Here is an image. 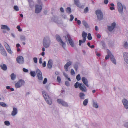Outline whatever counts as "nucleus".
I'll return each mask as SVG.
<instances>
[{
    "instance_id": "obj_1",
    "label": "nucleus",
    "mask_w": 128,
    "mask_h": 128,
    "mask_svg": "<svg viewBox=\"0 0 128 128\" xmlns=\"http://www.w3.org/2000/svg\"><path fill=\"white\" fill-rule=\"evenodd\" d=\"M74 87L76 88H79L80 90L83 92H86L87 90L86 87L82 83H79L78 82H77L74 84Z\"/></svg>"
},
{
    "instance_id": "obj_2",
    "label": "nucleus",
    "mask_w": 128,
    "mask_h": 128,
    "mask_svg": "<svg viewBox=\"0 0 128 128\" xmlns=\"http://www.w3.org/2000/svg\"><path fill=\"white\" fill-rule=\"evenodd\" d=\"M107 51L108 52V54L106 56L105 59L106 60H107L110 57V60L112 62L115 64H116V60L114 56L111 54L110 52L108 50H107Z\"/></svg>"
},
{
    "instance_id": "obj_3",
    "label": "nucleus",
    "mask_w": 128,
    "mask_h": 128,
    "mask_svg": "<svg viewBox=\"0 0 128 128\" xmlns=\"http://www.w3.org/2000/svg\"><path fill=\"white\" fill-rule=\"evenodd\" d=\"M42 94L47 103L50 104H52V100L47 93L45 91H43L42 92Z\"/></svg>"
},
{
    "instance_id": "obj_4",
    "label": "nucleus",
    "mask_w": 128,
    "mask_h": 128,
    "mask_svg": "<svg viewBox=\"0 0 128 128\" xmlns=\"http://www.w3.org/2000/svg\"><path fill=\"white\" fill-rule=\"evenodd\" d=\"M50 38L48 36L44 38L43 41V46L45 48H48L50 45Z\"/></svg>"
},
{
    "instance_id": "obj_5",
    "label": "nucleus",
    "mask_w": 128,
    "mask_h": 128,
    "mask_svg": "<svg viewBox=\"0 0 128 128\" xmlns=\"http://www.w3.org/2000/svg\"><path fill=\"white\" fill-rule=\"evenodd\" d=\"M65 38L66 41H68L71 46L72 47H74V42L72 39L70 35L68 34H67L66 36H65Z\"/></svg>"
},
{
    "instance_id": "obj_6",
    "label": "nucleus",
    "mask_w": 128,
    "mask_h": 128,
    "mask_svg": "<svg viewBox=\"0 0 128 128\" xmlns=\"http://www.w3.org/2000/svg\"><path fill=\"white\" fill-rule=\"evenodd\" d=\"M95 13L97 16L98 19L100 20H102L103 18V14L102 12L99 10H96L95 11Z\"/></svg>"
},
{
    "instance_id": "obj_7",
    "label": "nucleus",
    "mask_w": 128,
    "mask_h": 128,
    "mask_svg": "<svg viewBox=\"0 0 128 128\" xmlns=\"http://www.w3.org/2000/svg\"><path fill=\"white\" fill-rule=\"evenodd\" d=\"M56 40L59 42L61 44L62 47L64 48L65 49L66 46V44L62 40L60 36L58 35H56Z\"/></svg>"
},
{
    "instance_id": "obj_8",
    "label": "nucleus",
    "mask_w": 128,
    "mask_h": 128,
    "mask_svg": "<svg viewBox=\"0 0 128 128\" xmlns=\"http://www.w3.org/2000/svg\"><path fill=\"white\" fill-rule=\"evenodd\" d=\"M58 102L60 104H61L64 106L67 107L68 106V104L62 100L58 99L57 100Z\"/></svg>"
},
{
    "instance_id": "obj_9",
    "label": "nucleus",
    "mask_w": 128,
    "mask_h": 128,
    "mask_svg": "<svg viewBox=\"0 0 128 128\" xmlns=\"http://www.w3.org/2000/svg\"><path fill=\"white\" fill-rule=\"evenodd\" d=\"M0 52L3 56H7L6 52L2 46V45L0 43Z\"/></svg>"
},
{
    "instance_id": "obj_10",
    "label": "nucleus",
    "mask_w": 128,
    "mask_h": 128,
    "mask_svg": "<svg viewBox=\"0 0 128 128\" xmlns=\"http://www.w3.org/2000/svg\"><path fill=\"white\" fill-rule=\"evenodd\" d=\"M36 72L38 79L39 80H42V74L40 70L38 69H37L36 70Z\"/></svg>"
},
{
    "instance_id": "obj_11",
    "label": "nucleus",
    "mask_w": 128,
    "mask_h": 128,
    "mask_svg": "<svg viewBox=\"0 0 128 128\" xmlns=\"http://www.w3.org/2000/svg\"><path fill=\"white\" fill-rule=\"evenodd\" d=\"M118 8V11L120 13H121L123 11V7L121 3L118 2L117 3Z\"/></svg>"
},
{
    "instance_id": "obj_12",
    "label": "nucleus",
    "mask_w": 128,
    "mask_h": 128,
    "mask_svg": "<svg viewBox=\"0 0 128 128\" xmlns=\"http://www.w3.org/2000/svg\"><path fill=\"white\" fill-rule=\"evenodd\" d=\"M42 9V7L41 5H36V9L35 12L36 13H38L40 12Z\"/></svg>"
},
{
    "instance_id": "obj_13",
    "label": "nucleus",
    "mask_w": 128,
    "mask_h": 128,
    "mask_svg": "<svg viewBox=\"0 0 128 128\" xmlns=\"http://www.w3.org/2000/svg\"><path fill=\"white\" fill-rule=\"evenodd\" d=\"M24 82L22 80H20L16 83V88H19L22 86V85L24 84Z\"/></svg>"
},
{
    "instance_id": "obj_14",
    "label": "nucleus",
    "mask_w": 128,
    "mask_h": 128,
    "mask_svg": "<svg viewBox=\"0 0 128 128\" xmlns=\"http://www.w3.org/2000/svg\"><path fill=\"white\" fill-rule=\"evenodd\" d=\"M116 24L114 22L112 23L111 26H108V30L110 32L112 31L115 28L116 26Z\"/></svg>"
},
{
    "instance_id": "obj_15",
    "label": "nucleus",
    "mask_w": 128,
    "mask_h": 128,
    "mask_svg": "<svg viewBox=\"0 0 128 128\" xmlns=\"http://www.w3.org/2000/svg\"><path fill=\"white\" fill-rule=\"evenodd\" d=\"M16 61L20 64H22L24 62V58L22 56H18L16 58Z\"/></svg>"
},
{
    "instance_id": "obj_16",
    "label": "nucleus",
    "mask_w": 128,
    "mask_h": 128,
    "mask_svg": "<svg viewBox=\"0 0 128 128\" xmlns=\"http://www.w3.org/2000/svg\"><path fill=\"white\" fill-rule=\"evenodd\" d=\"M82 80L83 83L87 87H88L89 85L88 84V80L85 77H83L82 78Z\"/></svg>"
},
{
    "instance_id": "obj_17",
    "label": "nucleus",
    "mask_w": 128,
    "mask_h": 128,
    "mask_svg": "<svg viewBox=\"0 0 128 128\" xmlns=\"http://www.w3.org/2000/svg\"><path fill=\"white\" fill-rule=\"evenodd\" d=\"M123 56L125 62L128 64V53L126 52H124Z\"/></svg>"
},
{
    "instance_id": "obj_18",
    "label": "nucleus",
    "mask_w": 128,
    "mask_h": 128,
    "mask_svg": "<svg viewBox=\"0 0 128 128\" xmlns=\"http://www.w3.org/2000/svg\"><path fill=\"white\" fill-rule=\"evenodd\" d=\"M122 102L125 108L128 109V101L125 99L122 100Z\"/></svg>"
},
{
    "instance_id": "obj_19",
    "label": "nucleus",
    "mask_w": 128,
    "mask_h": 128,
    "mask_svg": "<svg viewBox=\"0 0 128 128\" xmlns=\"http://www.w3.org/2000/svg\"><path fill=\"white\" fill-rule=\"evenodd\" d=\"M72 64V62H67L64 66V69L66 71H67L68 70V68L69 66Z\"/></svg>"
},
{
    "instance_id": "obj_20",
    "label": "nucleus",
    "mask_w": 128,
    "mask_h": 128,
    "mask_svg": "<svg viewBox=\"0 0 128 128\" xmlns=\"http://www.w3.org/2000/svg\"><path fill=\"white\" fill-rule=\"evenodd\" d=\"M1 29L2 30H6L8 31H9L10 29L6 25H2Z\"/></svg>"
},
{
    "instance_id": "obj_21",
    "label": "nucleus",
    "mask_w": 128,
    "mask_h": 128,
    "mask_svg": "<svg viewBox=\"0 0 128 128\" xmlns=\"http://www.w3.org/2000/svg\"><path fill=\"white\" fill-rule=\"evenodd\" d=\"M0 67L4 71H6L7 69V67L5 64H1L0 65Z\"/></svg>"
},
{
    "instance_id": "obj_22",
    "label": "nucleus",
    "mask_w": 128,
    "mask_h": 128,
    "mask_svg": "<svg viewBox=\"0 0 128 128\" xmlns=\"http://www.w3.org/2000/svg\"><path fill=\"white\" fill-rule=\"evenodd\" d=\"M52 60H49L47 64V66L49 68H52Z\"/></svg>"
},
{
    "instance_id": "obj_23",
    "label": "nucleus",
    "mask_w": 128,
    "mask_h": 128,
    "mask_svg": "<svg viewBox=\"0 0 128 128\" xmlns=\"http://www.w3.org/2000/svg\"><path fill=\"white\" fill-rule=\"evenodd\" d=\"M87 35V34L84 31L82 32V36L83 38V39L84 40V41H86Z\"/></svg>"
},
{
    "instance_id": "obj_24",
    "label": "nucleus",
    "mask_w": 128,
    "mask_h": 128,
    "mask_svg": "<svg viewBox=\"0 0 128 128\" xmlns=\"http://www.w3.org/2000/svg\"><path fill=\"white\" fill-rule=\"evenodd\" d=\"M82 23L84 26L86 28H88L89 26L88 24L86 22L85 20H83L82 21Z\"/></svg>"
},
{
    "instance_id": "obj_25",
    "label": "nucleus",
    "mask_w": 128,
    "mask_h": 128,
    "mask_svg": "<svg viewBox=\"0 0 128 128\" xmlns=\"http://www.w3.org/2000/svg\"><path fill=\"white\" fill-rule=\"evenodd\" d=\"M85 95L83 93L81 92L80 93L79 96L80 98L81 99H84V98Z\"/></svg>"
},
{
    "instance_id": "obj_26",
    "label": "nucleus",
    "mask_w": 128,
    "mask_h": 128,
    "mask_svg": "<svg viewBox=\"0 0 128 128\" xmlns=\"http://www.w3.org/2000/svg\"><path fill=\"white\" fill-rule=\"evenodd\" d=\"M75 4L78 7L80 6V2L79 0H74Z\"/></svg>"
},
{
    "instance_id": "obj_27",
    "label": "nucleus",
    "mask_w": 128,
    "mask_h": 128,
    "mask_svg": "<svg viewBox=\"0 0 128 128\" xmlns=\"http://www.w3.org/2000/svg\"><path fill=\"white\" fill-rule=\"evenodd\" d=\"M16 114V108H14L12 112L11 115L12 116H14Z\"/></svg>"
},
{
    "instance_id": "obj_28",
    "label": "nucleus",
    "mask_w": 128,
    "mask_h": 128,
    "mask_svg": "<svg viewBox=\"0 0 128 128\" xmlns=\"http://www.w3.org/2000/svg\"><path fill=\"white\" fill-rule=\"evenodd\" d=\"M88 99H85L84 102H83V104L84 106H86L88 102Z\"/></svg>"
},
{
    "instance_id": "obj_29",
    "label": "nucleus",
    "mask_w": 128,
    "mask_h": 128,
    "mask_svg": "<svg viewBox=\"0 0 128 128\" xmlns=\"http://www.w3.org/2000/svg\"><path fill=\"white\" fill-rule=\"evenodd\" d=\"M30 74L32 76L34 77L36 75V73L34 71H31Z\"/></svg>"
},
{
    "instance_id": "obj_30",
    "label": "nucleus",
    "mask_w": 128,
    "mask_h": 128,
    "mask_svg": "<svg viewBox=\"0 0 128 128\" xmlns=\"http://www.w3.org/2000/svg\"><path fill=\"white\" fill-rule=\"evenodd\" d=\"M10 77L11 79L12 80H14L15 79L16 75L12 73L11 74Z\"/></svg>"
},
{
    "instance_id": "obj_31",
    "label": "nucleus",
    "mask_w": 128,
    "mask_h": 128,
    "mask_svg": "<svg viewBox=\"0 0 128 128\" xmlns=\"http://www.w3.org/2000/svg\"><path fill=\"white\" fill-rule=\"evenodd\" d=\"M93 106L96 108H98V106L97 102H94L93 103Z\"/></svg>"
},
{
    "instance_id": "obj_32",
    "label": "nucleus",
    "mask_w": 128,
    "mask_h": 128,
    "mask_svg": "<svg viewBox=\"0 0 128 128\" xmlns=\"http://www.w3.org/2000/svg\"><path fill=\"white\" fill-rule=\"evenodd\" d=\"M0 105L4 107H6L7 106L6 104L3 102H0Z\"/></svg>"
},
{
    "instance_id": "obj_33",
    "label": "nucleus",
    "mask_w": 128,
    "mask_h": 128,
    "mask_svg": "<svg viewBox=\"0 0 128 128\" xmlns=\"http://www.w3.org/2000/svg\"><path fill=\"white\" fill-rule=\"evenodd\" d=\"M66 12L68 13H70L71 12V10L70 8V7H68L66 10Z\"/></svg>"
},
{
    "instance_id": "obj_34",
    "label": "nucleus",
    "mask_w": 128,
    "mask_h": 128,
    "mask_svg": "<svg viewBox=\"0 0 128 128\" xmlns=\"http://www.w3.org/2000/svg\"><path fill=\"white\" fill-rule=\"evenodd\" d=\"M88 38L89 40H91L92 39V37L91 36V34L90 33H89L88 34Z\"/></svg>"
},
{
    "instance_id": "obj_35",
    "label": "nucleus",
    "mask_w": 128,
    "mask_h": 128,
    "mask_svg": "<svg viewBox=\"0 0 128 128\" xmlns=\"http://www.w3.org/2000/svg\"><path fill=\"white\" fill-rule=\"evenodd\" d=\"M76 78L78 81H79L81 79V78L80 75V74H78V75L76 76Z\"/></svg>"
},
{
    "instance_id": "obj_36",
    "label": "nucleus",
    "mask_w": 128,
    "mask_h": 128,
    "mask_svg": "<svg viewBox=\"0 0 128 128\" xmlns=\"http://www.w3.org/2000/svg\"><path fill=\"white\" fill-rule=\"evenodd\" d=\"M85 42V41H84V40L83 39V40H79V46H80L83 43H84Z\"/></svg>"
},
{
    "instance_id": "obj_37",
    "label": "nucleus",
    "mask_w": 128,
    "mask_h": 128,
    "mask_svg": "<svg viewBox=\"0 0 128 128\" xmlns=\"http://www.w3.org/2000/svg\"><path fill=\"white\" fill-rule=\"evenodd\" d=\"M4 123L7 126H9L10 124L9 122L8 121L6 120L4 122Z\"/></svg>"
},
{
    "instance_id": "obj_38",
    "label": "nucleus",
    "mask_w": 128,
    "mask_h": 128,
    "mask_svg": "<svg viewBox=\"0 0 128 128\" xmlns=\"http://www.w3.org/2000/svg\"><path fill=\"white\" fill-rule=\"evenodd\" d=\"M88 11V7H86L85 8L84 10V12L85 13H87Z\"/></svg>"
},
{
    "instance_id": "obj_39",
    "label": "nucleus",
    "mask_w": 128,
    "mask_h": 128,
    "mask_svg": "<svg viewBox=\"0 0 128 128\" xmlns=\"http://www.w3.org/2000/svg\"><path fill=\"white\" fill-rule=\"evenodd\" d=\"M78 65L76 64H75L74 66V68L76 71H77L78 70Z\"/></svg>"
},
{
    "instance_id": "obj_40",
    "label": "nucleus",
    "mask_w": 128,
    "mask_h": 128,
    "mask_svg": "<svg viewBox=\"0 0 128 128\" xmlns=\"http://www.w3.org/2000/svg\"><path fill=\"white\" fill-rule=\"evenodd\" d=\"M16 28L18 29L19 32H20L22 31V29L20 28V26H16Z\"/></svg>"
},
{
    "instance_id": "obj_41",
    "label": "nucleus",
    "mask_w": 128,
    "mask_h": 128,
    "mask_svg": "<svg viewBox=\"0 0 128 128\" xmlns=\"http://www.w3.org/2000/svg\"><path fill=\"white\" fill-rule=\"evenodd\" d=\"M33 60L34 62L35 63H36L37 62V58H36L34 57L33 58Z\"/></svg>"
},
{
    "instance_id": "obj_42",
    "label": "nucleus",
    "mask_w": 128,
    "mask_h": 128,
    "mask_svg": "<svg viewBox=\"0 0 128 128\" xmlns=\"http://www.w3.org/2000/svg\"><path fill=\"white\" fill-rule=\"evenodd\" d=\"M57 80L58 82L59 83H60V82L61 78L59 76H58L57 78Z\"/></svg>"
},
{
    "instance_id": "obj_43",
    "label": "nucleus",
    "mask_w": 128,
    "mask_h": 128,
    "mask_svg": "<svg viewBox=\"0 0 128 128\" xmlns=\"http://www.w3.org/2000/svg\"><path fill=\"white\" fill-rule=\"evenodd\" d=\"M70 21H72L73 20V19L74 18V17L73 16L72 14H71L70 15Z\"/></svg>"
},
{
    "instance_id": "obj_44",
    "label": "nucleus",
    "mask_w": 128,
    "mask_h": 128,
    "mask_svg": "<svg viewBox=\"0 0 128 128\" xmlns=\"http://www.w3.org/2000/svg\"><path fill=\"white\" fill-rule=\"evenodd\" d=\"M71 74L72 75L74 74H75L74 72L73 69H71L70 70Z\"/></svg>"
},
{
    "instance_id": "obj_45",
    "label": "nucleus",
    "mask_w": 128,
    "mask_h": 128,
    "mask_svg": "<svg viewBox=\"0 0 128 128\" xmlns=\"http://www.w3.org/2000/svg\"><path fill=\"white\" fill-rule=\"evenodd\" d=\"M124 46L126 48V47H128V44L127 42H126L124 45Z\"/></svg>"
},
{
    "instance_id": "obj_46",
    "label": "nucleus",
    "mask_w": 128,
    "mask_h": 128,
    "mask_svg": "<svg viewBox=\"0 0 128 128\" xmlns=\"http://www.w3.org/2000/svg\"><path fill=\"white\" fill-rule=\"evenodd\" d=\"M47 80L46 78H45L44 79V80L43 82V83L44 84H45L47 82Z\"/></svg>"
},
{
    "instance_id": "obj_47",
    "label": "nucleus",
    "mask_w": 128,
    "mask_h": 128,
    "mask_svg": "<svg viewBox=\"0 0 128 128\" xmlns=\"http://www.w3.org/2000/svg\"><path fill=\"white\" fill-rule=\"evenodd\" d=\"M23 70L24 72H28V70L27 69L25 68H23Z\"/></svg>"
},
{
    "instance_id": "obj_48",
    "label": "nucleus",
    "mask_w": 128,
    "mask_h": 128,
    "mask_svg": "<svg viewBox=\"0 0 128 128\" xmlns=\"http://www.w3.org/2000/svg\"><path fill=\"white\" fill-rule=\"evenodd\" d=\"M65 85L67 86H68L70 85L68 81H66L65 82Z\"/></svg>"
},
{
    "instance_id": "obj_49",
    "label": "nucleus",
    "mask_w": 128,
    "mask_h": 128,
    "mask_svg": "<svg viewBox=\"0 0 128 128\" xmlns=\"http://www.w3.org/2000/svg\"><path fill=\"white\" fill-rule=\"evenodd\" d=\"M46 63L45 61L44 62L43 64H42V66L43 67H45L46 66Z\"/></svg>"
},
{
    "instance_id": "obj_50",
    "label": "nucleus",
    "mask_w": 128,
    "mask_h": 128,
    "mask_svg": "<svg viewBox=\"0 0 128 128\" xmlns=\"http://www.w3.org/2000/svg\"><path fill=\"white\" fill-rule=\"evenodd\" d=\"M20 38L22 40H25V38L24 36H22Z\"/></svg>"
},
{
    "instance_id": "obj_51",
    "label": "nucleus",
    "mask_w": 128,
    "mask_h": 128,
    "mask_svg": "<svg viewBox=\"0 0 128 128\" xmlns=\"http://www.w3.org/2000/svg\"><path fill=\"white\" fill-rule=\"evenodd\" d=\"M8 52L10 54H12V51L11 50L10 48L9 49H8L7 50Z\"/></svg>"
},
{
    "instance_id": "obj_52",
    "label": "nucleus",
    "mask_w": 128,
    "mask_h": 128,
    "mask_svg": "<svg viewBox=\"0 0 128 128\" xmlns=\"http://www.w3.org/2000/svg\"><path fill=\"white\" fill-rule=\"evenodd\" d=\"M4 45L5 47H7L9 46L8 44L6 42H4Z\"/></svg>"
},
{
    "instance_id": "obj_53",
    "label": "nucleus",
    "mask_w": 128,
    "mask_h": 128,
    "mask_svg": "<svg viewBox=\"0 0 128 128\" xmlns=\"http://www.w3.org/2000/svg\"><path fill=\"white\" fill-rule=\"evenodd\" d=\"M108 0H104V4H108Z\"/></svg>"
},
{
    "instance_id": "obj_54",
    "label": "nucleus",
    "mask_w": 128,
    "mask_h": 128,
    "mask_svg": "<svg viewBox=\"0 0 128 128\" xmlns=\"http://www.w3.org/2000/svg\"><path fill=\"white\" fill-rule=\"evenodd\" d=\"M77 21L78 24L79 25H80L81 24L80 21V20H78Z\"/></svg>"
},
{
    "instance_id": "obj_55",
    "label": "nucleus",
    "mask_w": 128,
    "mask_h": 128,
    "mask_svg": "<svg viewBox=\"0 0 128 128\" xmlns=\"http://www.w3.org/2000/svg\"><path fill=\"white\" fill-rule=\"evenodd\" d=\"M60 11L62 12H64V10L63 8H62L61 7L60 8Z\"/></svg>"
},
{
    "instance_id": "obj_56",
    "label": "nucleus",
    "mask_w": 128,
    "mask_h": 128,
    "mask_svg": "<svg viewBox=\"0 0 128 128\" xmlns=\"http://www.w3.org/2000/svg\"><path fill=\"white\" fill-rule=\"evenodd\" d=\"M39 63L40 64L42 63V58H39Z\"/></svg>"
},
{
    "instance_id": "obj_57",
    "label": "nucleus",
    "mask_w": 128,
    "mask_h": 128,
    "mask_svg": "<svg viewBox=\"0 0 128 128\" xmlns=\"http://www.w3.org/2000/svg\"><path fill=\"white\" fill-rule=\"evenodd\" d=\"M95 30L96 31H97L98 30V27L96 26H95Z\"/></svg>"
},
{
    "instance_id": "obj_58",
    "label": "nucleus",
    "mask_w": 128,
    "mask_h": 128,
    "mask_svg": "<svg viewBox=\"0 0 128 128\" xmlns=\"http://www.w3.org/2000/svg\"><path fill=\"white\" fill-rule=\"evenodd\" d=\"M64 75L66 78H68V75L67 74H65V73H64Z\"/></svg>"
},
{
    "instance_id": "obj_59",
    "label": "nucleus",
    "mask_w": 128,
    "mask_h": 128,
    "mask_svg": "<svg viewBox=\"0 0 128 128\" xmlns=\"http://www.w3.org/2000/svg\"><path fill=\"white\" fill-rule=\"evenodd\" d=\"M110 9L111 10H114V7L111 6L110 7Z\"/></svg>"
},
{
    "instance_id": "obj_60",
    "label": "nucleus",
    "mask_w": 128,
    "mask_h": 128,
    "mask_svg": "<svg viewBox=\"0 0 128 128\" xmlns=\"http://www.w3.org/2000/svg\"><path fill=\"white\" fill-rule=\"evenodd\" d=\"M11 35L12 36V37H13V38H15L14 34L13 33H12L11 34Z\"/></svg>"
},
{
    "instance_id": "obj_61",
    "label": "nucleus",
    "mask_w": 128,
    "mask_h": 128,
    "mask_svg": "<svg viewBox=\"0 0 128 128\" xmlns=\"http://www.w3.org/2000/svg\"><path fill=\"white\" fill-rule=\"evenodd\" d=\"M97 36L98 38H100L101 37V36L100 34H98L97 35Z\"/></svg>"
},
{
    "instance_id": "obj_62",
    "label": "nucleus",
    "mask_w": 128,
    "mask_h": 128,
    "mask_svg": "<svg viewBox=\"0 0 128 128\" xmlns=\"http://www.w3.org/2000/svg\"><path fill=\"white\" fill-rule=\"evenodd\" d=\"M94 45H92L90 46V47L91 48H94Z\"/></svg>"
},
{
    "instance_id": "obj_63",
    "label": "nucleus",
    "mask_w": 128,
    "mask_h": 128,
    "mask_svg": "<svg viewBox=\"0 0 128 128\" xmlns=\"http://www.w3.org/2000/svg\"><path fill=\"white\" fill-rule=\"evenodd\" d=\"M6 88L7 89H10V86H6Z\"/></svg>"
},
{
    "instance_id": "obj_64",
    "label": "nucleus",
    "mask_w": 128,
    "mask_h": 128,
    "mask_svg": "<svg viewBox=\"0 0 128 128\" xmlns=\"http://www.w3.org/2000/svg\"><path fill=\"white\" fill-rule=\"evenodd\" d=\"M5 48H6V50H7L8 49H9L10 48V47L9 46H8L7 47H6Z\"/></svg>"
}]
</instances>
